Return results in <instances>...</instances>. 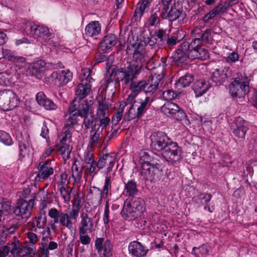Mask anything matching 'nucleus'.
I'll use <instances>...</instances> for the list:
<instances>
[{
    "instance_id": "f257e3e1",
    "label": "nucleus",
    "mask_w": 257,
    "mask_h": 257,
    "mask_svg": "<svg viewBox=\"0 0 257 257\" xmlns=\"http://www.w3.org/2000/svg\"><path fill=\"white\" fill-rule=\"evenodd\" d=\"M133 53V59L127 66V69L120 68L115 72V81L122 82L125 87L130 86V89L135 95H138L142 90L145 92V80L135 81L141 70L143 64L146 63L145 53L140 50V44H135L127 46L126 52L128 55Z\"/></svg>"
},
{
    "instance_id": "f03ea898",
    "label": "nucleus",
    "mask_w": 257,
    "mask_h": 257,
    "mask_svg": "<svg viewBox=\"0 0 257 257\" xmlns=\"http://www.w3.org/2000/svg\"><path fill=\"white\" fill-rule=\"evenodd\" d=\"M152 157L148 152L142 151L140 154V163L142 167V174L147 180L156 182L159 180L162 176V169L158 163H151Z\"/></svg>"
},
{
    "instance_id": "7ed1b4c3",
    "label": "nucleus",
    "mask_w": 257,
    "mask_h": 257,
    "mask_svg": "<svg viewBox=\"0 0 257 257\" xmlns=\"http://www.w3.org/2000/svg\"><path fill=\"white\" fill-rule=\"evenodd\" d=\"M153 99L147 96L144 100L138 99L133 102L130 107L128 112V117L130 119L141 117L150 106Z\"/></svg>"
},
{
    "instance_id": "20e7f679",
    "label": "nucleus",
    "mask_w": 257,
    "mask_h": 257,
    "mask_svg": "<svg viewBox=\"0 0 257 257\" xmlns=\"http://www.w3.org/2000/svg\"><path fill=\"white\" fill-rule=\"evenodd\" d=\"M48 215L53 219L51 221L52 229H55V224L59 223L62 226L65 227L70 230L72 229L73 223L68 213H65L56 208H53L49 210Z\"/></svg>"
},
{
    "instance_id": "39448f33",
    "label": "nucleus",
    "mask_w": 257,
    "mask_h": 257,
    "mask_svg": "<svg viewBox=\"0 0 257 257\" xmlns=\"http://www.w3.org/2000/svg\"><path fill=\"white\" fill-rule=\"evenodd\" d=\"M150 139L151 149L161 154L172 142L166 134L162 132L152 133Z\"/></svg>"
},
{
    "instance_id": "423d86ee",
    "label": "nucleus",
    "mask_w": 257,
    "mask_h": 257,
    "mask_svg": "<svg viewBox=\"0 0 257 257\" xmlns=\"http://www.w3.org/2000/svg\"><path fill=\"white\" fill-rule=\"evenodd\" d=\"M84 76L86 73L87 76L84 78H81V82L77 86L75 90V97L73 100L74 102H80L90 93L91 89V80L92 78L89 76L90 70L87 68L82 69Z\"/></svg>"
},
{
    "instance_id": "0eeeda50",
    "label": "nucleus",
    "mask_w": 257,
    "mask_h": 257,
    "mask_svg": "<svg viewBox=\"0 0 257 257\" xmlns=\"http://www.w3.org/2000/svg\"><path fill=\"white\" fill-rule=\"evenodd\" d=\"M249 90L248 82L238 77L235 78L229 86V92L233 97H243Z\"/></svg>"
},
{
    "instance_id": "6e6552de",
    "label": "nucleus",
    "mask_w": 257,
    "mask_h": 257,
    "mask_svg": "<svg viewBox=\"0 0 257 257\" xmlns=\"http://www.w3.org/2000/svg\"><path fill=\"white\" fill-rule=\"evenodd\" d=\"M23 30L25 35L34 38H44L49 31L47 27L37 25L31 22L26 23L23 26Z\"/></svg>"
},
{
    "instance_id": "1a4fd4ad",
    "label": "nucleus",
    "mask_w": 257,
    "mask_h": 257,
    "mask_svg": "<svg viewBox=\"0 0 257 257\" xmlns=\"http://www.w3.org/2000/svg\"><path fill=\"white\" fill-rule=\"evenodd\" d=\"M34 202L33 198H30L28 200L19 199L14 210V213L16 216H20L23 219L29 218L34 206Z\"/></svg>"
},
{
    "instance_id": "9d476101",
    "label": "nucleus",
    "mask_w": 257,
    "mask_h": 257,
    "mask_svg": "<svg viewBox=\"0 0 257 257\" xmlns=\"http://www.w3.org/2000/svg\"><path fill=\"white\" fill-rule=\"evenodd\" d=\"M16 94L11 90L0 91V107L7 110L14 108L18 104Z\"/></svg>"
},
{
    "instance_id": "9b49d317",
    "label": "nucleus",
    "mask_w": 257,
    "mask_h": 257,
    "mask_svg": "<svg viewBox=\"0 0 257 257\" xmlns=\"http://www.w3.org/2000/svg\"><path fill=\"white\" fill-rule=\"evenodd\" d=\"M84 107L80 111V116L83 118L82 126H84L85 130L90 128L92 129L94 124L95 116L92 108L93 104L91 100L89 102L85 100Z\"/></svg>"
},
{
    "instance_id": "f8f14e48",
    "label": "nucleus",
    "mask_w": 257,
    "mask_h": 257,
    "mask_svg": "<svg viewBox=\"0 0 257 257\" xmlns=\"http://www.w3.org/2000/svg\"><path fill=\"white\" fill-rule=\"evenodd\" d=\"M109 105L105 100L98 101V106L96 111V119L99 122L97 127L106 128L108 125L110 119L108 114Z\"/></svg>"
},
{
    "instance_id": "ddd939ff",
    "label": "nucleus",
    "mask_w": 257,
    "mask_h": 257,
    "mask_svg": "<svg viewBox=\"0 0 257 257\" xmlns=\"http://www.w3.org/2000/svg\"><path fill=\"white\" fill-rule=\"evenodd\" d=\"M72 78V74L69 70H59L54 71L47 80L49 83L61 86L66 84Z\"/></svg>"
},
{
    "instance_id": "4468645a",
    "label": "nucleus",
    "mask_w": 257,
    "mask_h": 257,
    "mask_svg": "<svg viewBox=\"0 0 257 257\" xmlns=\"http://www.w3.org/2000/svg\"><path fill=\"white\" fill-rule=\"evenodd\" d=\"M114 61V56L110 55L108 57L104 55H101L96 59V63H98L104 61H107L106 65V73L104 78V81L108 84L112 82L115 79V72L118 69H115L114 66H112V63Z\"/></svg>"
},
{
    "instance_id": "2eb2a0df",
    "label": "nucleus",
    "mask_w": 257,
    "mask_h": 257,
    "mask_svg": "<svg viewBox=\"0 0 257 257\" xmlns=\"http://www.w3.org/2000/svg\"><path fill=\"white\" fill-rule=\"evenodd\" d=\"M161 111L165 115L174 117L178 120L184 119L186 115L179 106L172 102H166L161 107Z\"/></svg>"
},
{
    "instance_id": "dca6fc26",
    "label": "nucleus",
    "mask_w": 257,
    "mask_h": 257,
    "mask_svg": "<svg viewBox=\"0 0 257 257\" xmlns=\"http://www.w3.org/2000/svg\"><path fill=\"white\" fill-rule=\"evenodd\" d=\"M162 155L167 161L175 163L180 160L181 149L176 143L172 142Z\"/></svg>"
},
{
    "instance_id": "f3484780",
    "label": "nucleus",
    "mask_w": 257,
    "mask_h": 257,
    "mask_svg": "<svg viewBox=\"0 0 257 257\" xmlns=\"http://www.w3.org/2000/svg\"><path fill=\"white\" fill-rule=\"evenodd\" d=\"M19 148V155L22 158L28 155L30 149L31 147V143L30 136L27 132L24 131L19 133L17 136Z\"/></svg>"
},
{
    "instance_id": "a211bd4d",
    "label": "nucleus",
    "mask_w": 257,
    "mask_h": 257,
    "mask_svg": "<svg viewBox=\"0 0 257 257\" xmlns=\"http://www.w3.org/2000/svg\"><path fill=\"white\" fill-rule=\"evenodd\" d=\"M94 216H91L87 212H82L80 215V221L78 224V231H84L92 232L94 230Z\"/></svg>"
},
{
    "instance_id": "6ab92c4d",
    "label": "nucleus",
    "mask_w": 257,
    "mask_h": 257,
    "mask_svg": "<svg viewBox=\"0 0 257 257\" xmlns=\"http://www.w3.org/2000/svg\"><path fill=\"white\" fill-rule=\"evenodd\" d=\"M231 129L235 136L238 138L244 139L248 130L247 122L243 118L237 117L232 123Z\"/></svg>"
},
{
    "instance_id": "aec40b11",
    "label": "nucleus",
    "mask_w": 257,
    "mask_h": 257,
    "mask_svg": "<svg viewBox=\"0 0 257 257\" xmlns=\"http://www.w3.org/2000/svg\"><path fill=\"white\" fill-rule=\"evenodd\" d=\"M231 71L228 66L215 69L212 72L211 79L217 85L222 84L231 76Z\"/></svg>"
},
{
    "instance_id": "412c9836",
    "label": "nucleus",
    "mask_w": 257,
    "mask_h": 257,
    "mask_svg": "<svg viewBox=\"0 0 257 257\" xmlns=\"http://www.w3.org/2000/svg\"><path fill=\"white\" fill-rule=\"evenodd\" d=\"M37 169L39 171L36 179L38 181L45 180L54 173L51 162L48 161L40 162Z\"/></svg>"
},
{
    "instance_id": "4be33fe9",
    "label": "nucleus",
    "mask_w": 257,
    "mask_h": 257,
    "mask_svg": "<svg viewBox=\"0 0 257 257\" xmlns=\"http://www.w3.org/2000/svg\"><path fill=\"white\" fill-rule=\"evenodd\" d=\"M76 105H71L68 109V117L65 124L66 127L72 128L74 124L76 123L78 116H80V111L84 107V100L79 104L78 108H75Z\"/></svg>"
},
{
    "instance_id": "5701e85b",
    "label": "nucleus",
    "mask_w": 257,
    "mask_h": 257,
    "mask_svg": "<svg viewBox=\"0 0 257 257\" xmlns=\"http://www.w3.org/2000/svg\"><path fill=\"white\" fill-rule=\"evenodd\" d=\"M72 128H68L65 125L60 136L61 144L60 150L64 154L66 153L67 155L70 153L72 150V147L66 143L67 141L68 142H71Z\"/></svg>"
},
{
    "instance_id": "b1692460",
    "label": "nucleus",
    "mask_w": 257,
    "mask_h": 257,
    "mask_svg": "<svg viewBox=\"0 0 257 257\" xmlns=\"http://www.w3.org/2000/svg\"><path fill=\"white\" fill-rule=\"evenodd\" d=\"M161 80L162 76L160 75L154 74L151 75L147 80H145V92L153 95L159 88V84Z\"/></svg>"
},
{
    "instance_id": "393cba45",
    "label": "nucleus",
    "mask_w": 257,
    "mask_h": 257,
    "mask_svg": "<svg viewBox=\"0 0 257 257\" xmlns=\"http://www.w3.org/2000/svg\"><path fill=\"white\" fill-rule=\"evenodd\" d=\"M129 254L134 257H143L146 255L148 249L140 242L134 241L130 243L128 246Z\"/></svg>"
},
{
    "instance_id": "a878e982",
    "label": "nucleus",
    "mask_w": 257,
    "mask_h": 257,
    "mask_svg": "<svg viewBox=\"0 0 257 257\" xmlns=\"http://www.w3.org/2000/svg\"><path fill=\"white\" fill-rule=\"evenodd\" d=\"M115 162V156L111 154H103L101 156L97 161V168L101 169L104 168L106 165L107 167V172L111 171Z\"/></svg>"
},
{
    "instance_id": "bb28decb",
    "label": "nucleus",
    "mask_w": 257,
    "mask_h": 257,
    "mask_svg": "<svg viewBox=\"0 0 257 257\" xmlns=\"http://www.w3.org/2000/svg\"><path fill=\"white\" fill-rule=\"evenodd\" d=\"M43 235L45 233H47L45 237L42 239L41 245L37 251L38 257H48L49 254V250L48 249V238L50 234V230L49 227L45 229L42 232Z\"/></svg>"
},
{
    "instance_id": "cd10ccee",
    "label": "nucleus",
    "mask_w": 257,
    "mask_h": 257,
    "mask_svg": "<svg viewBox=\"0 0 257 257\" xmlns=\"http://www.w3.org/2000/svg\"><path fill=\"white\" fill-rule=\"evenodd\" d=\"M38 103L47 110H55L57 105L51 99L48 98L43 92H39L36 95Z\"/></svg>"
},
{
    "instance_id": "c85d7f7f",
    "label": "nucleus",
    "mask_w": 257,
    "mask_h": 257,
    "mask_svg": "<svg viewBox=\"0 0 257 257\" xmlns=\"http://www.w3.org/2000/svg\"><path fill=\"white\" fill-rule=\"evenodd\" d=\"M173 58L177 65H180L181 64L184 63L188 59H191L189 52L187 50H184L181 44L174 54Z\"/></svg>"
},
{
    "instance_id": "c756f323",
    "label": "nucleus",
    "mask_w": 257,
    "mask_h": 257,
    "mask_svg": "<svg viewBox=\"0 0 257 257\" xmlns=\"http://www.w3.org/2000/svg\"><path fill=\"white\" fill-rule=\"evenodd\" d=\"M121 214L124 219L128 220H134L140 216L137 210H134L126 201L124 202Z\"/></svg>"
},
{
    "instance_id": "7c9ffc66",
    "label": "nucleus",
    "mask_w": 257,
    "mask_h": 257,
    "mask_svg": "<svg viewBox=\"0 0 257 257\" xmlns=\"http://www.w3.org/2000/svg\"><path fill=\"white\" fill-rule=\"evenodd\" d=\"M101 32V25L98 21H92L85 27V33L88 37H93Z\"/></svg>"
},
{
    "instance_id": "2f4dec72",
    "label": "nucleus",
    "mask_w": 257,
    "mask_h": 257,
    "mask_svg": "<svg viewBox=\"0 0 257 257\" xmlns=\"http://www.w3.org/2000/svg\"><path fill=\"white\" fill-rule=\"evenodd\" d=\"M139 190L135 180H130L124 183L123 194L125 196L133 197L138 194Z\"/></svg>"
},
{
    "instance_id": "473e14b6",
    "label": "nucleus",
    "mask_w": 257,
    "mask_h": 257,
    "mask_svg": "<svg viewBox=\"0 0 257 257\" xmlns=\"http://www.w3.org/2000/svg\"><path fill=\"white\" fill-rule=\"evenodd\" d=\"M211 197L212 196L209 194L198 192L194 195L192 201L198 207H200L203 205H207L209 203Z\"/></svg>"
},
{
    "instance_id": "72a5a7b5",
    "label": "nucleus",
    "mask_w": 257,
    "mask_h": 257,
    "mask_svg": "<svg viewBox=\"0 0 257 257\" xmlns=\"http://www.w3.org/2000/svg\"><path fill=\"white\" fill-rule=\"evenodd\" d=\"M117 41V37L114 34H108L104 37L100 44V47L103 51L110 49L116 44Z\"/></svg>"
},
{
    "instance_id": "f704fd0d",
    "label": "nucleus",
    "mask_w": 257,
    "mask_h": 257,
    "mask_svg": "<svg viewBox=\"0 0 257 257\" xmlns=\"http://www.w3.org/2000/svg\"><path fill=\"white\" fill-rule=\"evenodd\" d=\"M126 201L128 202V204H130L134 210H137L140 215H141L145 210V202L143 199L134 197L132 198L130 200H126Z\"/></svg>"
},
{
    "instance_id": "c9c22d12",
    "label": "nucleus",
    "mask_w": 257,
    "mask_h": 257,
    "mask_svg": "<svg viewBox=\"0 0 257 257\" xmlns=\"http://www.w3.org/2000/svg\"><path fill=\"white\" fill-rule=\"evenodd\" d=\"M191 60L198 59L201 60H205L209 58V54L208 51L200 47L196 50H193L190 54Z\"/></svg>"
},
{
    "instance_id": "e433bc0d",
    "label": "nucleus",
    "mask_w": 257,
    "mask_h": 257,
    "mask_svg": "<svg viewBox=\"0 0 257 257\" xmlns=\"http://www.w3.org/2000/svg\"><path fill=\"white\" fill-rule=\"evenodd\" d=\"M181 45L184 50H187L190 54L193 50H196L200 48L202 43L201 40L198 38H196L192 39L190 43L184 42Z\"/></svg>"
},
{
    "instance_id": "4c0bfd02",
    "label": "nucleus",
    "mask_w": 257,
    "mask_h": 257,
    "mask_svg": "<svg viewBox=\"0 0 257 257\" xmlns=\"http://www.w3.org/2000/svg\"><path fill=\"white\" fill-rule=\"evenodd\" d=\"M194 80V76L192 74L187 73L181 77L176 83V87L181 89L189 86Z\"/></svg>"
},
{
    "instance_id": "58836bf2",
    "label": "nucleus",
    "mask_w": 257,
    "mask_h": 257,
    "mask_svg": "<svg viewBox=\"0 0 257 257\" xmlns=\"http://www.w3.org/2000/svg\"><path fill=\"white\" fill-rule=\"evenodd\" d=\"M183 10L179 4L174 3L171 5V12L168 18L170 21H174L178 19L182 14Z\"/></svg>"
},
{
    "instance_id": "ea45409f",
    "label": "nucleus",
    "mask_w": 257,
    "mask_h": 257,
    "mask_svg": "<svg viewBox=\"0 0 257 257\" xmlns=\"http://www.w3.org/2000/svg\"><path fill=\"white\" fill-rule=\"evenodd\" d=\"M111 181L112 179L111 176H107L105 178L102 190H101L98 188L95 187V188H96L100 192L101 199L106 198L108 196L109 192L110 191L111 188Z\"/></svg>"
},
{
    "instance_id": "a19ab883",
    "label": "nucleus",
    "mask_w": 257,
    "mask_h": 257,
    "mask_svg": "<svg viewBox=\"0 0 257 257\" xmlns=\"http://www.w3.org/2000/svg\"><path fill=\"white\" fill-rule=\"evenodd\" d=\"M210 246L207 244H203L198 247H194L192 248V254L195 257H200L199 254L202 256H206L209 254Z\"/></svg>"
},
{
    "instance_id": "79ce46f5",
    "label": "nucleus",
    "mask_w": 257,
    "mask_h": 257,
    "mask_svg": "<svg viewBox=\"0 0 257 257\" xmlns=\"http://www.w3.org/2000/svg\"><path fill=\"white\" fill-rule=\"evenodd\" d=\"M210 87L209 84L204 81H198L194 88V92L197 97L201 96L206 93Z\"/></svg>"
},
{
    "instance_id": "37998d69",
    "label": "nucleus",
    "mask_w": 257,
    "mask_h": 257,
    "mask_svg": "<svg viewBox=\"0 0 257 257\" xmlns=\"http://www.w3.org/2000/svg\"><path fill=\"white\" fill-rule=\"evenodd\" d=\"M36 252V247L33 245L30 244H21L19 256L25 257L27 255H35Z\"/></svg>"
},
{
    "instance_id": "c03bdc74",
    "label": "nucleus",
    "mask_w": 257,
    "mask_h": 257,
    "mask_svg": "<svg viewBox=\"0 0 257 257\" xmlns=\"http://www.w3.org/2000/svg\"><path fill=\"white\" fill-rule=\"evenodd\" d=\"M149 0H141L137 4L134 16L140 19L143 16L145 10L149 7Z\"/></svg>"
},
{
    "instance_id": "a18cd8bd",
    "label": "nucleus",
    "mask_w": 257,
    "mask_h": 257,
    "mask_svg": "<svg viewBox=\"0 0 257 257\" xmlns=\"http://www.w3.org/2000/svg\"><path fill=\"white\" fill-rule=\"evenodd\" d=\"M84 174L87 176H90L93 178L97 174L99 169L97 168V162L96 161L87 164L84 166Z\"/></svg>"
},
{
    "instance_id": "49530a36",
    "label": "nucleus",
    "mask_w": 257,
    "mask_h": 257,
    "mask_svg": "<svg viewBox=\"0 0 257 257\" xmlns=\"http://www.w3.org/2000/svg\"><path fill=\"white\" fill-rule=\"evenodd\" d=\"M44 40L48 45L56 47L59 45V37L54 33H50L49 32L44 37Z\"/></svg>"
},
{
    "instance_id": "de8ad7c7",
    "label": "nucleus",
    "mask_w": 257,
    "mask_h": 257,
    "mask_svg": "<svg viewBox=\"0 0 257 257\" xmlns=\"http://www.w3.org/2000/svg\"><path fill=\"white\" fill-rule=\"evenodd\" d=\"M4 58L14 63H24L25 59L22 57L16 56L9 50H6L4 52Z\"/></svg>"
},
{
    "instance_id": "09e8293b",
    "label": "nucleus",
    "mask_w": 257,
    "mask_h": 257,
    "mask_svg": "<svg viewBox=\"0 0 257 257\" xmlns=\"http://www.w3.org/2000/svg\"><path fill=\"white\" fill-rule=\"evenodd\" d=\"M160 9L156 11H152L149 20V25L151 26H157L160 24Z\"/></svg>"
},
{
    "instance_id": "8fccbe9b",
    "label": "nucleus",
    "mask_w": 257,
    "mask_h": 257,
    "mask_svg": "<svg viewBox=\"0 0 257 257\" xmlns=\"http://www.w3.org/2000/svg\"><path fill=\"white\" fill-rule=\"evenodd\" d=\"M212 38L213 36L212 31L210 29H207L200 35V37L198 38L201 40L202 44L203 43L206 44H211Z\"/></svg>"
},
{
    "instance_id": "3c124183",
    "label": "nucleus",
    "mask_w": 257,
    "mask_h": 257,
    "mask_svg": "<svg viewBox=\"0 0 257 257\" xmlns=\"http://www.w3.org/2000/svg\"><path fill=\"white\" fill-rule=\"evenodd\" d=\"M112 250V244L110 241L108 239L106 240L103 243L102 247L103 256L101 257H113Z\"/></svg>"
},
{
    "instance_id": "603ef678",
    "label": "nucleus",
    "mask_w": 257,
    "mask_h": 257,
    "mask_svg": "<svg viewBox=\"0 0 257 257\" xmlns=\"http://www.w3.org/2000/svg\"><path fill=\"white\" fill-rule=\"evenodd\" d=\"M99 127H97L96 124H94L92 129H91V133H93V134L91 135L90 143L93 146H96L100 138V134L98 132Z\"/></svg>"
},
{
    "instance_id": "864d4df0",
    "label": "nucleus",
    "mask_w": 257,
    "mask_h": 257,
    "mask_svg": "<svg viewBox=\"0 0 257 257\" xmlns=\"http://www.w3.org/2000/svg\"><path fill=\"white\" fill-rule=\"evenodd\" d=\"M21 246L19 241L15 239L9 246L10 248V252L15 256H19Z\"/></svg>"
},
{
    "instance_id": "5fc2aeb1",
    "label": "nucleus",
    "mask_w": 257,
    "mask_h": 257,
    "mask_svg": "<svg viewBox=\"0 0 257 257\" xmlns=\"http://www.w3.org/2000/svg\"><path fill=\"white\" fill-rule=\"evenodd\" d=\"M92 232H86L84 231H78L79 235V240L83 245L89 244L91 241V238L88 234Z\"/></svg>"
},
{
    "instance_id": "6e6d98bb",
    "label": "nucleus",
    "mask_w": 257,
    "mask_h": 257,
    "mask_svg": "<svg viewBox=\"0 0 257 257\" xmlns=\"http://www.w3.org/2000/svg\"><path fill=\"white\" fill-rule=\"evenodd\" d=\"M0 141L7 146H11L13 144V141L7 133L0 131Z\"/></svg>"
},
{
    "instance_id": "4d7b16f0",
    "label": "nucleus",
    "mask_w": 257,
    "mask_h": 257,
    "mask_svg": "<svg viewBox=\"0 0 257 257\" xmlns=\"http://www.w3.org/2000/svg\"><path fill=\"white\" fill-rule=\"evenodd\" d=\"M11 203L9 201L3 200L0 202V220L4 212H8L11 209Z\"/></svg>"
},
{
    "instance_id": "13d9d810",
    "label": "nucleus",
    "mask_w": 257,
    "mask_h": 257,
    "mask_svg": "<svg viewBox=\"0 0 257 257\" xmlns=\"http://www.w3.org/2000/svg\"><path fill=\"white\" fill-rule=\"evenodd\" d=\"M82 172V169H80L76 163H74L72 167V176L75 180H79L80 178Z\"/></svg>"
},
{
    "instance_id": "bf43d9fd",
    "label": "nucleus",
    "mask_w": 257,
    "mask_h": 257,
    "mask_svg": "<svg viewBox=\"0 0 257 257\" xmlns=\"http://www.w3.org/2000/svg\"><path fill=\"white\" fill-rule=\"evenodd\" d=\"M69 188H66L64 187H61L60 189V194L62 197L65 201H69L71 198L70 197V190Z\"/></svg>"
},
{
    "instance_id": "052dcab7",
    "label": "nucleus",
    "mask_w": 257,
    "mask_h": 257,
    "mask_svg": "<svg viewBox=\"0 0 257 257\" xmlns=\"http://www.w3.org/2000/svg\"><path fill=\"white\" fill-rule=\"evenodd\" d=\"M156 37L160 39V42L163 43L166 41L168 35L166 34V32L165 30L163 29H159L157 32L155 33Z\"/></svg>"
},
{
    "instance_id": "680f3d73",
    "label": "nucleus",
    "mask_w": 257,
    "mask_h": 257,
    "mask_svg": "<svg viewBox=\"0 0 257 257\" xmlns=\"http://www.w3.org/2000/svg\"><path fill=\"white\" fill-rule=\"evenodd\" d=\"M46 207V205H43L42 208L40 210V213L38 214V216L37 218L40 221V222L45 226V224L47 222V216H46V212L44 210V208Z\"/></svg>"
},
{
    "instance_id": "e2e57ef3",
    "label": "nucleus",
    "mask_w": 257,
    "mask_h": 257,
    "mask_svg": "<svg viewBox=\"0 0 257 257\" xmlns=\"http://www.w3.org/2000/svg\"><path fill=\"white\" fill-rule=\"evenodd\" d=\"M79 210L80 207L78 205L73 206L72 209L69 211L68 214L70 219L76 220L79 215Z\"/></svg>"
},
{
    "instance_id": "0e129e2a",
    "label": "nucleus",
    "mask_w": 257,
    "mask_h": 257,
    "mask_svg": "<svg viewBox=\"0 0 257 257\" xmlns=\"http://www.w3.org/2000/svg\"><path fill=\"white\" fill-rule=\"evenodd\" d=\"M162 95L164 99L170 100L176 97V94L171 90H167L163 92Z\"/></svg>"
},
{
    "instance_id": "69168bd1",
    "label": "nucleus",
    "mask_w": 257,
    "mask_h": 257,
    "mask_svg": "<svg viewBox=\"0 0 257 257\" xmlns=\"http://www.w3.org/2000/svg\"><path fill=\"white\" fill-rule=\"evenodd\" d=\"M95 162L94 154L91 151H87L84 154V162L87 164Z\"/></svg>"
},
{
    "instance_id": "338daca9",
    "label": "nucleus",
    "mask_w": 257,
    "mask_h": 257,
    "mask_svg": "<svg viewBox=\"0 0 257 257\" xmlns=\"http://www.w3.org/2000/svg\"><path fill=\"white\" fill-rule=\"evenodd\" d=\"M160 11L161 18L164 20H167L169 17V13L171 12V6L166 7H162V8L160 9Z\"/></svg>"
},
{
    "instance_id": "774afa93",
    "label": "nucleus",
    "mask_w": 257,
    "mask_h": 257,
    "mask_svg": "<svg viewBox=\"0 0 257 257\" xmlns=\"http://www.w3.org/2000/svg\"><path fill=\"white\" fill-rule=\"evenodd\" d=\"M239 59V55L238 53L233 52L228 54L226 58V61L227 63H234Z\"/></svg>"
}]
</instances>
